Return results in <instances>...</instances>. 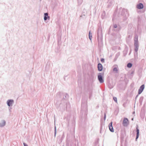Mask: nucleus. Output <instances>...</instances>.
I'll return each instance as SVG.
<instances>
[{"instance_id":"obj_20","label":"nucleus","mask_w":146,"mask_h":146,"mask_svg":"<svg viewBox=\"0 0 146 146\" xmlns=\"http://www.w3.org/2000/svg\"><path fill=\"white\" fill-rule=\"evenodd\" d=\"M54 137H55L56 134V127L55 126H54Z\"/></svg>"},{"instance_id":"obj_16","label":"nucleus","mask_w":146,"mask_h":146,"mask_svg":"<svg viewBox=\"0 0 146 146\" xmlns=\"http://www.w3.org/2000/svg\"><path fill=\"white\" fill-rule=\"evenodd\" d=\"M143 97H141L140 98L139 100V102L141 104H142L143 100Z\"/></svg>"},{"instance_id":"obj_15","label":"nucleus","mask_w":146,"mask_h":146,"mask_svg":"<svg viewBox=\"0 0 146 146\" xmlns=\"http://www.w3.org/2000/svg\"><path fill=\"white\" fill-rule=\"evenodd\" d=\"M63 95V94L62 93L60 92H59L57 94L56 96L58 98H61Z\"/></svg>"},{"instance_id":"obj_19","label":"nucleus","mask_w":146,"mask_h":146,"mask_svg":"<svg viewBox=\"0 0 146 146\" xmlns=\"http://www.w3.org/2000/svg\"><path fill=\"white\" fill-rule=\"evenodd\" d=\"M78 3L79 5H80L83 2V0H78Z\"/></svg>"},{"instance_id":"obj_25","label":"nucleus","mask_w":146,"mask_h":146,"mask_svg":"<svg viewBox=\"0 0 146 146\" xmlns=\"http://www.w3.org/2000/svg\"><path fill=\"white\" fill-rule=\"evenodd\" d=\"M117 26L116 24H115L113 25V27L114 28H116L117 27Z\"/></svg>"},{"instance_id":"obj_31","label":"nucleus","mask_w":146,"mask_h":146,"mask_svg":"<svg viewBox=\"0 0 146 146\" xmlns=\"http://www.w3.org/2000/svg\"><path fill=\"white\" fill-rule=\"evenodd\" d=\"M135 113V112L134 111L133 112V114H134V113Z\"/></svg>"},{"instance_id":"obj_32","label":"nucleus","mask_w":146,"mask_h":146,"mask_svg":"<svg viewBox=\"0 0 146 146\" xmlns=\"http://www.w3.org/2000/svg\"><path fill=\"white\" fill-rule=\"evenodd\" d=\"M133 118H132L131 120H133Z\"/></svg>"},{"instance_id":"obj_7","label":"nucleus","mask_w":146,"mask_h":146,"mask_svg":"<svg viewBox=\"0 0 146 146\" xmlns=\"http://www.w3.org/2000/svg\"><path fill=\"white\" fill-rule=\"evenodd\" d=\"M109 129L110 131L112 132H114V130L112 126V122H111L109 125Z\"/></svg>"},{"instance_id":"obj_30","label":"nucleus","mask_w":146,"mask_h":146,"mask_svg":"<svg viewBox=\"0 0 146 146\" xmlns=\"http://www.w3.org/2000/svg\"><path fill=\"white\" fill-rule=\"evenodd\" d=\"M127 64H132V63H131L130 62H129V63H128Z\"/></svg>"},{"instance_id":"obj_1","label":"nucleus","mask_w":146,"mask_h":146,"mask_svg":"<svg viewBox=\"0 0 146 146\" xmlns=\"http://www.w3.org/2000/svg\"><path fill=\"white\" fill-rule=\"evenodd\" d=\"M98 44L102 43V27H99L98 31Z\"/></svg>"},{"instance_id":"obj_8","label":"nucleus","mask_w":146,"mask_h":146,"mask_svg":"<svg viewBox=\"0 0 146 146\" xmlns=\"http://www.w3.org/2000/svg\"><path fill=\"white\" fill-rule=\"evenodd\" d=\"M113 67H114L113 69V71L116 73H117L118 72V69L117 66L115 65Z\"/></svg>"},{"instance_id":"obj_5","label":"nucleus","mask_w":146,"mask_h":146,"mask_svg":"<svg viewBox=\"0 0 146 146\" xmlns=\"http://www.w3.org/2000/svg\"><path fill=\"white\" fill-rule=\"evenodd\" d=\"M129 121L127 118H124L123 122V125L124 126H127L129 124Z\"/></svg>"},{"instance_id":"obj_3","label":"nucleus","mask_w":146,"mask_h":146,"mask_svg":"<svg viewBox=\"0 0 146 146\" xmlns=\"http://www.w3.org/2000/svg\"><path fill=\"white\" fill-rule=\"evenodd\" d=\"M103 73H100L98 75V78L100 82L101 83H102L104 82V80L103 79L102 76L103 75Z\"/></svg>"},{"instance_id":"obj_24","label":"nucleus","mask_w":146,"mask_h":146,"mask_svg":"<svg viewBox=\"0 0 146 146\" xmlns=\"http://www.w3.org/2000/svg\"><path fill=\"white\" fill-rule=\"evenodd\" d=\"M106 115L105 113L104 114V120H105L106 119Z\"/></svg>"},{"instance_id":"obj_11","label":"nucleus","mask_w":146,"mask_h":146,"mask_svg":"<svg viewBox=\"0 0 146 146\" xmlns=\"http://www.w3.org/2000/svg\"><path fill=\"white\" fill-rule=\"evenodd\" d=\"M6 124V122L4 120H2L1 123H0V127H1L4 126Z\"/></svg>"},{"instance_id":"obj_23","label":"nucleus","mask_w":146,"mask_h":146,"mask_svg":"<svg viewBox=\"0 0 146 146\" xmlns=\"http://www.w3.org/2000/svg\"><path fill=\"white\" fill-rule=\"evenodd\" d=\"M101 61L102 63L104 62V59L103 58H102L101 59Z\"/></svg>"},{"instance_id":"obj_4","label":"nucleus","mask_w":146,"mask_h":146,"mask_svg":"<svg viewBox=\"0 0 146 146\" xmlns=\"http://www.w3.org/2000/svg\"><path fill=\"white\" fill-rule=\"evenodd\" d=\"M14 103V101L12 99L8 100L7 102V105L9 106H12Z\"/></svg>"},{"instance_id":"obj_6","label":"nucleus","mask_w":146,"mask_h":146,"mask_svg":"<svg viewBox=\"0 0 146 146\" xmlns=\"http://www.w3.org/2000/svg\"><path fill=\"white\" fill-rule=\"evenodd\" d=\"M145 88L144 84L142 85L138 90V94H140L143 91Z\"/></svg>"},{"instance_id":"obj_29","label":"nucleus","mask_w":146,"mask_h":146,"mask_svg":"<svg viewBox=\"0 0 146 146\" xmlns=\"http://www.w3.org/2000/svg\"><path fill=\"white\" fill-rule=\"evenodd\" d=\"M103 14H104V15H105V11H104V13H103V14H102V15H103Z\"/></svg>"},{"instance_id":"obj_35","label":"nucleus","mask_w":146,"mask_h":146,"mask_svg":"<svg viewBox=\"0 0 146 146\" xmlns=\"http://www.w3.org/2000/svg\"><path fill=\"white\" fill-rule=\"evenodd\" d=\"M42 0H40V1H41Z\"/></svg>"},{"instance_id":"obj_9","label":"nucleus","mask_w":146,"mask_h":146,"mask_svg":"<svg viewBox=\"0 0 146 146\" xmlns=\"http://www.w3.org/2000/svg\"><path fill=\"white\" fill-rule=\"evenodd\" d=\"M44 21H46L47 19H49L50 17L48 16V13H44Z\"/></svg>"},{"instance_id":"obj_34","label":"nucleus","mask_w":146,"mask_h":146,"mask_svg":"<svg viewBox=\"0 0 146 146\" xmlns=\"http://www.w3.org/2000/svg\"><path fill=\"white\" fill-rule=\"evenodd\" d=\"M9 111H11V110H10V109H9Z\"/></svg>"},{"instance_id":"obj_21","label":"nucleus","mask_w":146,"mask_h":146,"mask_svg":"<svg viewBox=\"0 0 146 146\" xmlns=\"http://www.w3.org/2000/svg\"><path fill=\"white\" fill-rule=\"evenodd\" d=\"M113 99L116 102H117V98L116 97H113Z\"/></svg>"},{"instance_id":"obj_13","label":"nucleus","mask_w":146,"mask_h":146,"mask_svg":"<svg viewBox=\"0 0 146 146\" xmlns=\"http://www.w3.org/2000/svg\"><path fill=\"white\" fill-rule=\"evenodd\" d=\"M137 7L138 9H142L143 8V5L142 3H139L137 5Z\"/></svg>"},{"instance_id":"obj_12","label":"nucleus","mask_w":146,"mask_h":146,"mask_svg":"<svg viewBox=\"0 0 146 146\" xmlns=\"http://www.w3.org/2000/svg\"><path fill=\"white\" fill-rule=\"evenodd\" d=\"M98 70L99 71H102L103 68V67L102 64H98Z\"/></svg>"},{"instance_id":"obj_14","label":"nucleus","mask_w":146,"mask_h":146,"mask_svg":"<svg viewBox=\"0 0 146 146\" xmlns=\"http://www.w3.org/2000/svg\"><path fill=\"white\" fill-rule=\"evenodd\" d=\"M115 85V83H113L112 82L111 83H110L108 85L109 88L110 89H111L113 88Z\"/></svg>"},{"instance_id":"obj_22","label":"nucleus","mask_w":146,"mask_h":146,"mask_svg":"<svg viewBox=\"0 0 146 146\" xmlns=\"http://www.w3.org/2000/svg\"><path fill=\"white\" fill-rule=\"evenodd\" d=\"M127 67L128 68H131L133 64H127Z\"/></svg>"},{"instance_id":"obj_2","label":"nucleus","mask_w":146,"mask_h":146,"mask_svg":"<svg viewBox=\"0 0 146 146\" xmlns=\"http://www.w3.org/2000/svg\"><path fill=\"white\" fill-rule=\"evenodd\" d=\"M134 45L135 46L134 50L135 52H137L138 50L139 46L137 36H135L134 38Z\"/></svg>"},{"instance_id":"obj_10","label":"nucleus","mask_w":146,"mask_h":146,"mask_svg":"<svg viewBox=\"0 0 146 146\" xmlns=\"http://www.w3.org/2000/svg\"><path fill=\"white\" fill-rule=\"evenodd\" d=\"M136 136L135 139V140L137 141V139L139 137V129H138V127H136Z\"/></svg>"},{"instance_id":"obj_17","label":"nucleus","mask_w":146,"mask_h":146,"mask_svg":"<svg viewBox=\"0 0 146 146\" xmlns=\"http://www.w3.org/2000/svg\"><path fill=\"white\" fill-rule=\"evenodd\" d=\"M120 55V53L119 52H118L116 54L115 57L114 59L115 60H117V58Z\"/></svg>"},{"instance_id":"obj_28","label":"nucleus","mask_w":146,"mask_h":146,"mask_svg":"<svg viewBox=\"0 0 146 146\" xmlns=\"http://www.w3.org/2000/svg\"><path fill=\"white\" fill-rule=\"evenodd\" d=\"M68 95H66V96H65V97L66 98V97H68Z\"/></svg>"},{"instance_id":"obj_26","label":"nucleus","mask_w":146,"mask_h":146,"mask_svg":"<svg viewBox=\"0 0 146 146\" xmlns=\"http://www.w3.org/2000/svg\"><path fill=\"white\" fill-rule=\"evenodd\" d=\"M23 144L24 146H28L27 144H26L25 143H23Z\"/></svg>"},{"instance_id":"obj_27","label":"nucleus","mask_w":146,"mask_h":146,"mask_svg":"<svg viewBox=\"0 0 146 146\" xmlns=\"http://www.w3.org/2000/svg\"><path fill=\"white\" fill-rule=\"evenodd\" d=\"M138 96V95H137L135 97V100L137 99V97Z\"/></svg>"},{"instance_id":"obj_18","label":"nucleus","mask_w":146,"mask_h":146,"mask_svg":"<svg viewBox=\"0 0 146 146\" xmlns=\"http://www.w3.org/2000/svg\"><path fill=\"white\" fill-rule=\"evenodd\" d=\"M92 34L91 33L90 31L89 33V39L90 40H92Z\"/></svg>"},{"instance_id":"obj_33","label":"nucleus","mask_w":146,"mask_h":146,"mask_svg":"<svg viewBox=\"0 0 146 146\" xmlns=\"http://www.w3.org/2000/svg\"><path fill=\"white\" fill-rule=\"evenodd\" d=\"M98 64H101L100 63H98Z\"/></svg>"}]
</instances>
